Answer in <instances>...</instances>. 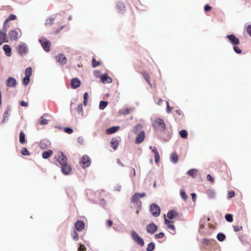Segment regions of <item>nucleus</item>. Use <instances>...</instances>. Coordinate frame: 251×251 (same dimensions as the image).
<instances>
[{
  "label": "nucleus",
  "instance_id": "obj_1",
  "mask_svg": "<svg viewBox=\"0 0 251 251\" xmlns=\"http://www.w3.org/2000/svg\"><path fill=\"white\" fill-rule=\"evenodd\" d=\"M57 162L56 165L61 168V172L65 175H69L72 171V167L68 163L67 156L62 152H59L54 157Z\"/></svg>",
  "mask_w": 251,
  "mask_h": 251
},
{
  "label": "nucleus",
  "instance_id": "obj_2",
  "mask_svg": "<svg viewBox=\"0 0 251 251\" xmlns=\"http://www.w3.org/2000/svg\"><path fill=\"white\" fill-rule=\"evenodd\" d=\"M152 126L156 131H164L166 129V125L164 120L160 118L156 119L153 122Z\"/></svg>",
  "mask_w": 251,
  "mask_h": 251
},
{
  "label": "nucleus",
  "instance_id": "obj_3",
  "mask_svg": "<svg viewBox=\"0 0 251 251\" xmlns=\"http://www.w3.org/2000/svg\"><path fill=\"white\" fill-rule=\"evenodd\" d=\"M131 236L134 241L139 245L141 247L144 245V241L143 239L140 237L134 230L131 231Z\"/></svg>",
  "mask_w": 251,
  "mask_h": 251
},
{
  "label": "nucleus",
  "instance_id": "obj_4",
  "mask_svg": "<svg viewBox=\"0 0 251 251\" xmlns=\"http://www.w3.org/2000/svg\"><path fill=\"white\" fill-rule=\"evenodd\" d=\"M79 163L82 168H85L90 165L91 159L88 155H84L81 158Z\"/></svg>",
  "mask_w": 251,
  "mask_h": 251
},
{
  "label": "nucleus",
  "instance_id": "obj_5",
  "mask_svg": "<svg viewBox=\"0 0 251 251\" xmlns=\"http://www.w3.org/2000/svg\"><path fill=\"white\" fill-rule=\"evenodd\" d=\"M150 211L154 217H158L160 214V208L156 204H152L151 205Z\"/></svg>",
  "mask_w": 251,
  "mask_h": 251
},
{
  "label": "nucleus",
  "instance_id": "obj_6",
  "mask_svg": "<svg viewBox=\"0 0 251 251\" xmlns=\"http://www.w3.org/2000/svg\"><path fill=\"white\" fill-rule=\"evenodd\" d=\"M158 229L157 226L153 223H150L146 226L147 231L151 234H154Z\"/></svg>",
  "mask_w": 251,
  "mask_h": 251
},
{
  "label": "nucleus",
  "instance_id": "obj_7",
  "mask_svg": "<svg viewBox=\"0 0 251 251\" xmlns=\"http://www.w3.org/2000/svg\"><path fill=\"white\" fill-rule=\"evenodd\" d=\"M145 196H146L145 193H136L131 197L130 201L131 202H133V203L138 202V201L139 200V198H143Z\"/></svg>",
  "mask_w": 251,
  "mask_h": 251
},
{
  "label": "nucleus",
  "instance_id": "obj_8",
  "mask_svg": "<svg viewBox=\"0 0 251 251\" xmlns=\"http://www.w3.org/2000/svg\"><path fill=\"white\" fill-rule=\"evenodd\" d=\"M227 38L228 39L230 43H231L233 45H234V46L238 45L240 43L239 39L237 38L233 34L227 35Z\"/></svg>",
  "mask_w": 251,
  "mask_h": 251
},
{
  "label": "nucleus",
  "instance_id": "obj_9",
  "mask_svg": "<svg viewBox=\"0 0 251 251\" xmlns=\"http://www.w3.org/2000/svg\"><path fill=\"white\" fill-rule=\"evenodd\" d=\"M165 223L167 225V228L171 230L170 232L174 234L176 233V229L174 225L173 224V221H170L168 219L165 218Z\"/></svg>",
  "mask_w": 251,
  "mask_h": 251
},
{
  "label": "nucleus",
  "instance_id": "obj_10",
  "mask_svg": "<svg viewBox=\"0 0 251 251\" xmlns=\"http://www.w3.org/2000/svg\"><path fill=\"white\" fill-rule=\"evenodd\" d=\"M17 19V16L13 14H11L9 15V16H8V17L5 20L4 22V24H3V30H4L5 31H6L7 29V26H6V25L10 21H12V20H16Z\"/></svg>",
  "mask_w": 251,
  "mask_h": 251
},
{
  "label": "nucleus",
  "instance_id": "obj_11",
  "mask_svg": "<svg viewBox=\"0 0 251 251\" xmlns=\"http://www.w3.org/2000/svg\"><path fill=\"white\" fill-rule=\"evenodd\" d=\"M85 227V224L82 221L78 220L75 224V228L78 231H82Z\"/></svg>",
  "mask_w": 251,
  "mask_h": 251
},
{
  "label": "nucleus",
  "instance_id": "obj_12",
  "mask_svg": "<svg viewBox=\"0 0 251 251\" xmlns=\"http://www.w3.org/2000/svg\"><path fill=\"white\" fill-rule=\"evenodd\" d=\"M71 86L73 89H76L80 86L81 82L77 78H74L71 80Z\"/></svg>",
  "mask_w": 251,
  "mask_h": 251
},
{
  "label": "nucleus",
  "instance_id": "obj_13",
  "mask_svg": "<svg viewBox=\"0 0 251 251\" xmlns=\"http://www.w3.org/2000/svg\"><path fill=\"white\" fill-rule=\"evenodd\" d=\"M18 33L15 30H11L8 33V38L11 41L16 40L18 39Z\"/></svg>",
  "mask_w": 251,
  "mask_h": 251
},
{
  "label": "nucleus",
  "instance_id": "obj_14",
  "mask_svg": "<svg viewBox=\"0 0 251 251\" xmlns=\"http://www.w3.org/2000/svg\"><path fill=\"white\" fill-rule=\"evenodd\" d=\"M17 81L16 79L10 77L6 80V85L9 87H14L16 85Z\"/></svg>",
  "mask_w": 251,
  "mask_h": 251
},
{
  "label": "nucleus",
  "instance_id": "obj_15",
  "mask_svg": "<svg viewBox=\"0 0 251 251\" xmlns=\"http://www.w3.org/2000/svg\"><path fill=\"white\" fill-rule=\"evenodd\" d=\"M100 79L103 83H110L112 80L106 74L102 75L100 76Z\"/></svg>",
  "mask_w": 251,
  "mask_h": 251
},
{
  "label": "nucleus",
  "instance_id": "obj_16",
  "mask_svg": "<svg viewBox=\"0 0 251 251\" xmlns=\"http://www.w3.org/2000/svg\"><path fill=\"white\" fill-rule=\"evenodd\" d=\"M137 136L135 139V143L136 144L141 143L144 140L145 137V132H142L140 134H137Z\"/></svg>",
  "mask_w": 251,
  "mask_h": 251
},
{
  "label": "nucleus",
  "instance_id": "obj_17",
  "mask_svg": "<svg viewBox=\"0 0 251 251\" xmlns=\"http://www.w3.org/2000/svg\"><path fill=\"white\" fill-rule=\"evenodd\" d=\"M56 60L62 64H65L67 63V58L63 54H59L56 56Z\"/></svg>",
  "mask_w": 251,
  "mask_h": 251
},
{
  "label": "nucleus",
  "instance_id": "obj_18",
  "mask_svg": "<svg viewBox=\"0 0 251 251\" xmlns=\"http://www.w3.org/2000/svg\"><path fill=\"white\" fill-rule=\"evenodd\" d=\"M41 46L42 47H50L51 44L50 41L47 39L46 38H41L39 40Z\"/></svg>",
  "mask_w": 251,
  "mask_h": 251
},
{
  "label": "nucleus",
  "instance_id": "obj_19",
  "mask_svg": "<svg viewBox=\"0 0 251 251\" xmlns=\"http://www.w3.org/2000/svg\"><path fill=\"white\" fill-rule=\"evenodd\" d=\"M3 31L4 32H2L0 30V46H1L3 43L8 42L5 33L6 31L4 30Z\"/></svg>",
  "mask_w": 251,
  "mask_h": 251
},
{
  "label": "nucleus",
  "instance_id": "obj_20",
  "mask_svg": "<svg viewBox=\"0 0 251 251\" xmlns=\"http://www.w3.org/2000/svg\"><path fill=\"white\" fill-rule=\"evenodd\" d=\"M120 127L118 126H112L107 128L106 130V133L107 134H111L115 133L119 129Z\"/></svg>",
  "mask_w": 251,
  "mask_h": 251
},
{
  "label": "nucleus",
  "instance_id": "obj_21",
  "mask_svg": "<svg viewBox=\"0 0 251 251\" xmlns=\"http://www.w3.org/2000/svg\"><path fill=\"white\" fill-rule=\"evenodd\" d=\"M143 126L140 124H137L134 128V132L136 134H140L142 132H144L143 130Z\"/></svg>",
  "mask_w": 251,
  "mask_h": 251
},
{
  "label": "nucleus",
  "instance_id": "obj_22",
  "mask_svg": "<svg viewBox=\"0 0 251 251\" xmlns=\"http://www.w3.org/2000/svg\"><path fill=\"white\" fill-rule=\"evenodd\" d=\"M110 145L112 148L116 150L119 146V141L115 138H113L110 141Z\"/></svg>",
  "mask_w": 251,
  "mask_h": 251
},
{
  "label": "nucleus",
  "instance_id": "obj_23",
  "mask_svg": "<svg viewBox=\"0 0 251 251\" xmlns=\"http://www.w3.org/2000/svg\"><path fill=\"white\" fill-rule=\"evenodd\" d=\"M187 174L193 178L196 177L198 173V171L196 169H192L187 172Z\"/></svg>",
  "mask_w": 251,
  "mask_h": 251
},
{
  "label": "nucleus",
  "instance_id": "obj_24",
  "mask_svg": "<svg viewBox=\"0 0 251 251\" xmlns=\"http://www.w3.org/2000/svg\"><path fill=\"white\" fill-rule=\"evenodd\" d=\"M53 154V151L51 150L44 151L42 153V157L44 159L49 158Z\"/></svg>",
  "mask_w": 251,
  "mask_h": 251
},
{
  "label": "nucleus",
  "instance_id": "obj_25",
  "mask_svg": "<svg viewBox=\"0 0 251 251\" xmlns=\"http://www.w3.org/2000/svg\"><path fill=\"white\" fill-rule=\"evenodd\" d=\"M142 75H143L144 78L145 79V80L148 82V83L151 87L152 85H151V81H150V77L149 75L147 72H144L142 73Z\"/></svg>",
  "mask_w": 251,
  "mask_h": 251
},
{
  "label": "nucleus",
  "instance_id": "obj_26",
  "mask_svg": "<svg viewBox=\"0 0 251 251\" xmlns=\"http://www.w3.org/2000/svg\"><path fill=\"white\" fill-rule=\"evenodd\" d=\"M177 215V213L175 210L170 211L167 213V217L170 219H174Z\"/></svg>",
  "mask_w": 251,
  "mask_h": 251
},
{
  "label": "nucleus",
  "instance_id": "obj_27",
  "mask_svg": "<svg viewBox=\"0 0 251 251\" xmlns=\"http://www.w3.org/2000/svg\"><path fill=\"white\" fill-rule=\"evenodd\" d=\"M178 155L176 153H173L170 156V159L174 163H176L178 161Z\"/></svg>",
  "mask_w": 251,
  "mask_h": 251
},
{
  "label": "nucleus",
  "instance_id": "obj_28",
  "mask_svg": "<svg viewBox=\"0 0 251 251\" xmlns=\"http://www.w3.org/2000/svg\"><path fill=\"white\" fill-rule=\"evenodd\" d=\"M20 142L22 144H24L26 142L25 139V134L24 132H21L19 135Z\"/></svg>",
  "mask_w": 251,
  "mask_h": 251
},
{
  "label": "nucleus",
  "instance_id": "obj_29",
  "mask_svg": "<svg viewBox=\"0 0 251 251\" xmlns=\"http://www.w3.org/2000/svg\"><path fill=\"white\" fill-rule=\"evenodd\" d=\"M108 104V102L105 101H100L99 105V108L100 109H104Z\"/></svg>",
  "mask_w": 251,
  "mask_h": 251
},
{
  "label": "nucleus",
  "instance_id": "obj_30",
  "mask_svg": "<svg viewBox=\"0 0 251 251\" xmlns=\"http://www.w3.org/2000/svg\"><path fill=\"white\" fill-rule=\"evenodd\" d=\"M217 238L219 241L222 242L226 239V236L222 233H219L217 235Z\"/></svg>",
  "mask_w": 251,
  "mask_h": 251
},
{
  "label": "nucleus",
  "instance_id": "obj_31",
  "mask_svg": "<svg viewBox=\"0 0 251 251\" xmlns=\"http://www.w3.org/2000/svg\"><path fill=\"white\" fill-rule=\"evenodd\" d=\"M32 68L31 67H28V68H27L25 69V76H27L28 77H30V76L32 75Z\"/></svg>",
  "mask_w": 251,
  "mask_h": 251
},
{
  "label": "nucleus",
  "instance_id": "obj_32",
  "mask_svg": "<svg viewBox=\"0 0 251 251\" xmlns=\"http://www.w3.org/2000/svg\"><path fill=\"white\" fill-rule=\"evenodd\" d=\"M180 195L181 198L184 201H186L187 199V196L185 192V191L183 189H181L180 191Z\"/></svg>",
  "mask_w": 251,
  "mask_h": 251
},
{
  "label": "nucleus",
  "instance_id": "obj_33",
  "mask_svg": "<svg viewBox=\"0 0 251 251\" xmlns=\"http://www.w3.org/2000/svg\"><path fill=\"white\" fill-rule=\"evenodd\" d=\"M179 135L181 138H186L188 136V133L186 130L183 129L180 131Z\"/></svg>",
  "mask_w": 251,
  "mask_h": 251
},
{
  "label": "nucleus",
  "instance_id": "obj_34",
  "mask_svg": "<svg viewBox=\"0 0 251 251\" xmlns=\"http://www.w3.org/2000/svg\"><path fill=\"white\" fill-rule=\"evenodd\" d=\"M155 247L154 244L153 242L150 243L147 248V251H152Z\"/></svg>",
  "mask_w": 251,
  "mask_h": 251
},
{
  "label": "nucleus",
  "instance_id": "obj_35",
  "mask_svg": "<svg viewBox=\"0 0 251 251\" xmlns=\"http://www.w3.org/2000/svg\"><path fill=\"white\" fill-rule=\"evenodd\" d=\"M54 22V19L52 18H49L46 20L45 25L47 26H50Z\"/></svg>",
  "mask_w": 251,
  "mask_h": 251
},
{
  "label": "nucleus",
  "instance_id": "obj_36",
  "mask_svg": "<svg viewBox=\"0 0 251 251\" xmlns=\"http://www.w3.org/2000/svg\"><path fill=\"white\" fill-rule=\"evenodd\" d=\"M30 81V77H28L27 76H25L23 80V85L25 86H26Z\"/></svg>",
  "mask_w": 251,
  "mask_h": 251
},
{
  "label": "nucleus",
  "instance_id": "obj_37",
  "mask_svg": "<svg viewBox=\"0 0 251 251\" xmlns=\"http://www.w3.org/2000/svg\"><path fill=\"white\" fill-rule=\"evenodd\" d=\"M226 220L228 222H232L233 221V216L231 214H227L225 216Z\"/></svg>",
  "mask_w": 251,
  "mask_h": 251
},
{
  "label": "nucleus",
  "instance_id": "obj_38",
  "mask_svg": "<svg viewBox=\"0 0 251 251\" xmlns=\"http://www.w3.org/2000/svg\"><path fill=\"white\" fill-rule=\"evenodd\" d=\"M207 195L209 199H213L215 197V193L211 190H208L207 192Z\"/></svg>",
  "mask_w": 251,
  "mask_h": 251
},
{
  "label": "nucleus",
  "instance_id": "obj_39",
  "mask_svg": "<svg viewBox=\"0 0 251 251\" xmlns=\"http://www.w3.org/2000/svg\"><path fill=\"white\" fill-rule=\"evenodd\" d=\"M89 97V95L87 92H86L84 94V101L83 103L84 105H86L88 102V99Z\"/></svg>",
  "mask_w": 251,
  "mask_h": 251
},
{
  "label": "nucleus",
  "instance_id": "obj_40",
  "mask_svg": "<svg viewBox=\"0 0 251 251\" xmlns=\"http://www.w3.org/2000/svg\"><path fill=\"white\" fill-rule=\"evenodd\" d=\"M5 53L8 56H10L11 55V48H3Z\"/></svg>",
  "mask_w": 251,
  "mask_h": 251
},
{
  "label": "nucleus",
  "instance_id": "obj_41",
  "mask_svg": "<svg viewBox=\"0 0 251 251\" xmlns=\"http://www.w3.org/2000/svg\"><path fill=\"white\" fill-rule=\"evenodd\" d=\"M100 65V62L96 61L95 58H93L92 60V66L95 68Z\"/></svg>",
  "mask_w": 251,
  "mask_h": 251
},
{
  "label": "nucleus",
  "instance_id": "obj_42",
  "mask_svg": "<svg viewBox=\"0 0 251 251\" xmlns=\"http://www.w3.org/2000/svg\"><path fill=\"white\" fill-rule=\"evenodd\" d=\"M71 235L74 240H77L79 239L78 235L75 231L74 230Z\"/></svg>",
  "mask_w": 251,
  "mask_h": 251
},
{
  "label": "nucleus",
  "instance_id": "obj_43",
  "mask_svg": "<svg viewBox=\"0 0 251 251\" xmlns=\"http://www.w3.org/2000/svg\"><path fill=\"white\" fill-rule=\"evenodd\" d=\"M233 229L235 232H237L242 230L243 227L241 226L236 225L233 226Z\"/></svg>",
  "mask_w": 251,
  "mask_h": 251
},
{
  "label": "nucleus",
  "instance_id": "obj_44",
  "mask_svg": "<svg viewBox=\"0 0 251 251\" xmlns=\"http://www.w3.org/2000/svg\"><path fill=\"white\" fill-rule=\"evenodd\" d=\"M22 154L23 155H27L29 156L30 155L29 151L26 149V148H24L22 151Z\"/></svg>",
  "mask_w": 251,
  "mask_h": 251
},
{
  "label": "nucleus",
  "instance_id": "obj_45",
  "mask_svg": "<svg viewBox=\"0 0 251 251\" xmlns=\"http://www.w3.org/2000/svg\"><path fill=\"white\" fill-rule=\"evenodd\" d=\"M19 49V52L21 54H24L26 53L27 51V48H18Z\"/></svg>",
  "mask_w": 251,
  "mask_h": 251
},
{
  "label": "nucleus",
  "instance_id": "obj_46",
  "mask_svg": "<svg viewBox=\"0 0 251 251\" xmlns=\"http://www.w3.org/2000/svg\"><path fill=\"white\" fill-rule=\"evenodd\" d=\"M48 123V120L44 119L43 117H41V120L40 121V124L41 125H46Z\"/></svg>",
  "mask_w": 251,
  "mask_h": 251
},
{
  "label": "nucleus",
  "instance_id": "obj_47",
  "mask_svg": "<svg viewBox=\"0 0 251 251\" xmlns=\"http://www.w3.org/2000/svg\"><path fill=\"white\" fill-rule=\"evenodd\" d=\"M40 147L42 149H45L48 147V146L44 141H42L40 142Z\"/></svg>",
  "mask_w": 251,
  "mask_h": 251
},
{
  "label": "nucleus",
  "instance_id": "obj_48",
  "mask_svg": "<svg viewBox=\"0 0 251 251\" xmlns=\"http://www.w3.org/2000/svg\"><path fill=\"white\" fill-rule=\"evenodd\" d=\"M132 110L131 108H126L122 112V114L124 115L128 114Z\"/></svg>",
  "mask_w": 251,
  "mask_h": 251
},
{
  "label": "nucleus",
  "instance_id": "obj_49",
  "mask_svg": "<svg viewBox=\"0 0 251 251\" xmlns=\"http://www.w3.org/2000/svg\"><path fill=\"white\" fill-rule=\"evenodd\" d=\"M82 108H83V106H82V104H81V103L79 104L77 106L76 110H77L78 114H80L82 112V109H83Z\"/></svg>",
  "mask_w": 251,
  "mask_h": 251
},
{
  "label": "nucleus",
  "instance_id": "obj_50",
  "mask_svg": "<svg viewBox=\"0 0 251 251\" xmlns=\"http://www.w3.org/2000/svg\"><path fill=\"white\" fill-rule=\"evenodd\" d=\"M154 160L156 163H158L160 161V156L159 153H156L154 155Z\"/></svg>",
  "mask_w": 251,
  "mask_h": 251
},
{
  "label": "nucleus",
  "instance_id": "obj_51",
  "mask_svg": "<svg viewBox=\"0 0 251 251\" xmlns=\"http://www.w3.org/2000/svg\"><path fill=\"white\" fill-rule=\"evenodd\" d=\"M166 104H167L166 111L167 113H170L171 112V111L173 109V107L170 106L168 101H166Z\"/></svg>",
  "mask_w": 251,
  "mask_h": 251
},
{
  "label": "nucleus",
  "instance_id": "obj_52",
  "mask_svg": "<svg viewBox=\"0 0 251 251\" xmlns=\"http://www.w3.org/2000/svg\"><path fill=\"white\" fill-rule=\"evenodd\" d=\"M86 248L84 245L80 244L78 248V251H86Z\"/></svg>",
  "mask_w": 251,
  "mask_h": 251
},
{
  "label": "nucleus",
  "instance_id": "obj_53",
  "mask_svg": "<svg viewBox=\"0 0 251 251\" xmlns=\"http://www.w3.org/2000/svg\"><path fill=\"white\" fill-rule=\"evenodd\" d=\"M64 131L68 134H71L73 132V130L70 127H66L64 129Z\"/></svg>",
  "mask_w": 251,
  "mask_h": 251
},
{
  "label": "nucleus",
  "instance_id": "obj_54",
  "mask_svg": "<svg viewBox=\"0 0 251 251\" xmlns=\"http://www.w3.org/2000/svg\"><path fill=\"white\" fill-rule=\"evenodd\" d=\"M235 196V192L233 191H230L228 192L227 197L228 199H231Z\"/></svg>",
  "mask_w": 251,
  "mask_h": 251
},
{
  "label": "nucleus",
  "instance_id": "obj_55",
  "mask_svg": "<svg viewBox=\"0 0 251 251\" xmlns=\"http://www.w3.org/2000/svg\"><path fill=\"white\" fill-rule=\"evenodd\" d=\"M155 236L156 238L161 239L164 236V233L163 232H160L156 234Z\"/></svg>",
  "mask_w": 251,
  "mask_h": 251
},
{
  "label": "nucleus",
  "instance_id": "obj_56",
  "mask_svg": "<svg viewBox=\"0 0 251 251\" xmlns=\"http://www.w3.org/2000/svg\"><path fill=\"white\" fill-rule=\"evenodd\" d=\"M113 225V222L110 220H108L106 222V225L108 227H111Z\"/></svg>",
  "mask_w": 251,
  "mask_h": 251
},
{
  "label": "nucleus",
  "instance_id": "obj_57",
  "mask_svg": "<svg viewBox=\"0 0 251 251\" xmlns=\"http://www.w3.org/2000/svg\"><path fill=\"white\" fill-rule=\"evenodd\" d=\"M206 178H207V179L210 181L211 182H213L214 181V179L212 177V176L209 175V174H208L207 176H206Z\"/></svg>",
  "mask_w": 251,
  "mask_h": 251
},
{
  "label": "nucleus",
  "instance_id": "obj_58",
  "mask_svg": "<svg viewBox=\"0 0 251 251\" xmlns=\"http://www.w3.org/2000/svg\"><path fill=\"white\" fill-rule=\"evenodd\" d=\"M211 9H212L211 7L207 4L205 5V6L204 7V9L205 11H206V12L210 11L211 10Z\"/></svg>",
  "mask_w": 251,
  "mask_h": 251
},
{
  "label": "nucleus",
  "instance_id": "obj_59",
  "mask_svg": "<svg viewBox=\"0 0 251 251\" xmlns=\"http://www.w3.org/2000/svg\"><path fill=\"white\" fill-rule=\"evenodd\" d=\"M247 32L249 35L251 36V25H249L247 28Z\"/></svg>",
  "mask_w": 251,
  "mask_h": 251
},
{
  "label": "nucleus",
  "instance_id": "obj_60",
  "mask_svg": "<svg viewBox=\"0 0 251 251\" xmlns=\"http://www.w3.org/2000/svg\"><path fill=\"white\" fill-rule=\"evenodd\" d=\"M202 243L203 244L208 245L210 243V240L208 239L205 238L202 240Z\"/></svg>",
  "mask_w": 251,
  "mask_h": 251
},
{
  "label": "nucleus",
  "instance_id": "obj_61",
  "mask_svg": "<svg viewBox=\"0 0 251 251\" xmlns=\"http://www.w3.org/2000/svg\"><path fill=\"white\" fill-rule=\"evenodd\" d=\"M150 149L152 150V151L154 153V155L155 154L156 152V153H159L157 150V149L155 147L152 148V147H150Z\"/></svg>",
  "mask_w": 251,
  "mask_h": 251
},
{
  "label": "nucleus",
  "instance_id": "obj_62",
  "mask_svg": "<svg viewBox=\"0 0 251 251\" xmlns=\"http://www.w3.org/2000/svg\"><path fill=\"white\" fill-rule=\"evenodd\" d=\"M20 105L22 106H27L28 105V103L25 101H21Z\"/></svg>",
  "mask_w": 251,
  "mask_h": 251
},
{
  "label": "nucleus",
  "instance_id": "obj_63",
  "mask_svg": "<svg viewBox=\"0 0 251 251\" xmlns=\"http://www.w3.org/2000/svg\"><path fill=\"white\" fill-rule=\"evenodd\" d=\"M233 49H234V51L236 53H240L241 52V50L240 49V48H233Z\"/></svg>",
  "mask_w": 251,
  "mask_h": 251
},
{
  "label": "nucleus",
  "instance_id": "obj_64",
  "mask_svg": "<svg viewBox=\"0 0 251 251\" xmlns=\"http://www.w3.org/2000/svg\"><path fill=\"white\" fill-rule=\"evenodd\" d=\"M175 112L176 114H177L179 116H181L182 115V116H183V115L182 114L181 112L179 110H176L175 111Z\"/></svg>",
  "mask_w": 251,
  "mask_h": 251
}]
</instances>
